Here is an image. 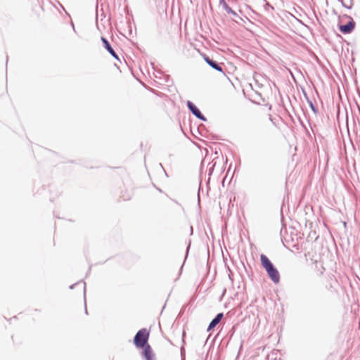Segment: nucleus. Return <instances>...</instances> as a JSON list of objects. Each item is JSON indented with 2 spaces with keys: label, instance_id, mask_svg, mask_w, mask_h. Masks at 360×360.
Returning a JSON list of instances; mask_svg holds the SVG:
<instances>
[{
  "label": "nucleus",
  "instance_id": "nucleus-1",
  "mask_svg": "<svg viewBox=\"0 0 360 360\" xmlns=\"http://www.w3.org/2000/svg\"><path fill=\"white\" fill-rule=\"evenodd\" d=\"M260 259L263 267L266 271L268 276L271 279V281L275 283H278L280 281L279 273L278 270L274 266L271 261L264 255H261Z\"/></svg>",
  "mask_w": 360,
  "mask_h": 360
},
{
  "label": "nucleus",
  "instance_id": "nucleus-2",
  "mask_svg": "<svg viewBox=\"0 0 360 360\" xmlns=\"http://www.w3.org/2000/svg\"><path fill=\"white\" fill-rule=\"evenodd\" d=\"M148 333L146 329H141L138 331L134 337V342L137 347H144L147 343Z\"/></svg>",
  "mask_w": 360,
  "mask_h": 360
},
{
  "label": "nucleus",
  "instance_id": "nucleus-3",
  "mask_svg": "<svg viewBox=\"0 0 360 360\" xmlns=\"http://www.w3.org/2000/svg\"><path fill=\"white\" fill-rule=\"evenodd\" d=\"M187 106L192 113L198 118L202 120H205V117L202 115L199 109L191 101L187 102Z\"/></svg>",
  "mask_w": 360,
  "mask_h": 360
},
{
  "label": "nucleus",
  "instance_id": "nucleus-4",
  "mask_svg": "<svg viewBox=\"0 0 360 360\" xmlns=\"http://www.w3.org/2000/svg\"><path fill=\"white\" fill-rule=\"evenodd\" d=\"M355 23L353 20H351L346 25H342L340 26V30L344 34L350 33L354 28Z\"/></svg>",
  "mask_w": 360,
  "mask_h": 360
},
{
  "label": "nucleus",
  "instance_id": "nucleus-5",
  "mask_svg": "<svg viewBox=\"0 0 360 360\" xmlns=\"http://www.w3.org/2000/svg\"><path fill=\"white\" fill-rule=\"evenodd\" d=\"M101 40L104 44V47L108 50V51L115 58L118 59V56L116 54V53L115 52V51L113 50V49L111 47V46L110 45L108 41L104 38V37H102L101 38Z\"/></svg>",
  "mask_w": 360,
  "mask_h": 360
},
{
  "label": "nucleus",
  "instance_id": "nucleus-6",
  "mask_svg": "<svg viewBox=\"0 0 360 360\" xmlns=\"http://www.w3.org/2000/svg\"><path fill=\"white\" fill-rule=\"evenodd\" d=\"M205 60L206 61V63L207 64H209L212 68H213L214 69L217 70V71H219V72H222V68L214 60L210 59L209 57L207 56H205Z\"/></svg>",
  "mask_w": 360,
  "mask_h": 360
},
{
  "label": "nucleus",
  "instance_id": "nucleus-7",
  "mask_svg": "<svg viewBox=\"0 0 360 360\" xmlns=\"http://www.w3.org/2000/svg\"><path fill=\"white\" fill-rule=\"evenodd\" d=\"M143 354L146 360H153V352L149 345L144 347Z\"/></svg>",
  "mask_w": 360,
  "mask_h": 360
},
{
  "label": "nucleus",
  "instance_id": "nucleus-8",
  "mask_svg": "<svg viewBox=\"0 0 360 360\" xmlns=\"http://www.w3.org/2000/svg\"><path fill=\"white\" fill-rule=\"evenodd\" d=\"M220 4L223 6L224 9L229 13H233V15H236V13L227 5L224 0H220Z\"/></svg>",
  "mask_w": 360,
  "mask_h": 360
},
{
  "label": "nucleus",
  "instance_id": "nucleus-9",
  "mask_svg": "<svg viewBox=\"0 0 360 360\" xmlns=\"http://www.w3.org/2000/svg\"><path fill=\"white\" fill-rule=\"evenodd\" d=\"M220 321H218L216 318L212 319V321L210 322L207 330L210 331L212 329H213Z\"/></svg>",
  "mask_w": 360,
  "mask_h": 360
},
{
  "label": "nucleus",
  "instance_id": "nucleus-10",
  "mask_svg": "<svg viewBox=\"0 0 360 360\" xmlns=\"http://www.w3.org/2000/svg\"><path fill=\"white\" fill-rule=\"evenodd\" d=\"M223 316H224V315H223V313H219V314H218L215 316V318H216L218 321H220L221 320V319L223 318Z\"/></svg>",
  "mask_w": 360,
  "mask_h": 360
},
{
  "label": "nucleus",
  "instance_id": "nucleus-11",
  "mask_svg": "<svg viewBox=\"0 0 360 360\" xmlns=\"http://www.w3.org/2000/svg\"><path fill=\"white\" fill-rule=\"evenodd\" d=\"M73 287H74V285H70V289H72V288H73Z\"/></svg>",
  "mask_w": 360,
  "mask_h": 360
},
{
  "label": "nucleus",
  "instance_id": "nucleus-12",
  "mask_svg": "<svg viewBox=\"0 0 360 360\" xmlns=\"http://www.w3.org/2000/svg\"><path fill=\"white\" fill-rule=\"evenodd\" d=\"M85 285H86V283H84V288L85 289Z\"/></svg>",
  "mask_w": 360,
  "mask_h": 360
}]
</instances>
